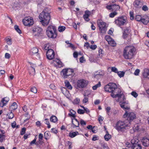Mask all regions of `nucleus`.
I'll use <instances>...</instances> for the list:
<instances>
[{
    "instance_id": "c756f323",
    "label": "nucleus",
    "mask_w": 149,
    "mask_h": 149,
    "mask_svg": "<svg viewBox=\"0 0 149 149\" xmlns=\"http://www.w3.org/2000/svg\"><path fill=\"white\" fill-rule=\"evenodd\" d=\"M78 134H79V133L77 132H70L69 133V136L71 138H73Z\"/></svg>"
},
{
    "instance_id": "58836bf2",
    "label": "nucleus",
    "mask_w": 149,
    "mask_h": 149,
    "mask_svg": "<svg viewBox=\"0 0 149 149\" xmlns=\"http://www.w3.org/2000/svg\"><path fill=\"white\" fill-rule=\"evenodd\" d=\"M118 76L120 78L123 77L124 76L125 73L124 71H118L117 73Z\"/></svg>"
},
{
    "instance_id": "338daca9",
    "label": "nucleus",
    "mask_w": 149,
    "mask_h": 149,
    "mask_svg": "<svg viewBox=\"0 0 149 149\" xmlns=\"http://www.w3.org/2000/svg\"><path fill=\"white\" fill-rule=\"evenodd\" d=\"M29 63L31 65L29 68H33V69H35V68L36 67V64H33L31 63Z\"/></svg>"
},
{
    "instance_id": "a211bd4d",
    "label": "nucleus",
    "mask_w": 149,
    "mask_h": 149,
    "mask_svg": "<svg viewBox=\"0 0 149 149\" xmlns=\"http://www.w3.org/2000/svg\"><path fill=\"white\" fill-rule=\"evenodd\" d=\"M5 131L0 129V143H2L5 140Z\"/></svg>"
},
{
    "instance_id": "4be33fe9",
    "label": "nucleus",
    "mask_w": 149,
    "mask_h": 149,
    "mask_svg": "<svg viewBox=\"0 0 149 149\" xmlns=\"http://www.w3.org/2000/svg\"><path fill=\"white\" fill-rule=\"evenodd\" d=\"M143 145L145 147H148L149 146V139L146 138H143L141 140Z\"/></svg>"
},
{
    "instance_id": "bf43d9fd",
    "label": "nucleus",
    "mask_w": 149,
    "mask_h": 149,
    "mask_svg": "<svg viewBox=\"0 0 149 149\" xmlns=\"http://www.w3.org/2000/svg\"><path fill=\"white\" fill-rule=\"evenodd\" d=\"M131 94L133 96L135 97H136L138 95L137 93L135 91H132Z\"/></svg>"
},
{
    "instance_id": "79ce46f5",
    "label": "nucleus",
    "mask_w": 149,
    "mask_h": 149,
    "mask_svg": "<svg viewBox=\"0 0 149 149\" xmlns=\"http://www.w3.org/2000/svg\"><path fill=\"white\" fill-rule=\"evenodd\" d=\"M101 86V84L100 82H99L98 83L93 86L92 88L93 90H96L97 89V88L99 87H100Z\"/></svg>"
},
{
    "instance_id": "c85d7f7f",
    "label": "nucleus",
    "mask_w": 149,
    "mask_h": 149,
    "mask_svg": "<svg viewBox=\"0 0 149 149\" xmlns=\"http://www.w3.org/2000/svg\"><path fill=\"white\" fill-rule=\"evenodd\" d=\"M120 9V7L118 5L114 4L112 5V11H116L119 10Z\"/></svg>"
},
{
    "instance_id": "603ef678",
    "label": "nucleus",
    "mask_w": 149,
    "mask_h": 149,
    "mask_svg": "<svg viewBox=\"0 0 149 149\" xmlns=\"http://www.w3.org/2000/svg\"><path fill=\"white\" fill-rule=\"evenodd\" d=\"M77 112L79 114H82L85 113V111L84 110H83L79 109L77 110Z\"/></svg>"
},
{
    "instance_id": "7c9ffc66",
    "label": "nucleus",
    "mask_w": 149,
    "mask_h": 149,
    "mask_svg": "<svg viewBox=\"0 0 149 149\" xmlns=\"http://www.w3.org/2000/svg\"><path fill=\"white\" fill-rule=\"evenodd\" d=\"M105 110L109 116L111 115L112 113L111 108L110 107H108L105 108Z\"/></svg>"
},
{
    "instance_id": "6e6552de",
    "label": "nucleus",
    "mask_w": 149,
    "mask_h": 149,
    "mask_svg": "<svg viewBox=\"0 0 149 149\" xmlns=\"http://www.w3.org/2000/svg\"><path fill=\"white\" fill-rule=\"evenodd\" d=\"M22 22L24 25L26 26H30L34 24L33 18L30 17H25L22 20Z\"/></svg>"
},
{
    "instance_id": "bb28decb",
    "label": "nucleus",
    "mask_w": 149,
    "mask_h": 149,
    "mask_svg": "<svg viewBox=\"0 0 149 149\" xmlns=\"http://www.w3.org/2000/svg\"><path fill=\"white\" fill-rule=\"evenodd\" d=\"M65 87L69 90H72V87L68 81L66 80L65 81Z\"/></svg>"
},
{
    "instance_id": "39448f33",
    "label": "nucleus",
    "mask_w": 149,
    "mask_h": 149,
    "mask_svg": "<svg viewBox=\"0 0 149 149\" xmlns=\"http://www.w3.org/2000/svg\"><path fill=\"white\" fill-rule=\"evenodd\" d=\"M46 33L49 38H56L57 36L56 27L52 25L48 26L46 30Z\"/></svg>"
},
{
    "instance_id": "13d9d810",
    "label": "nucleus",
    "mask_w": 149,
    "mask_h": 149,
    "mask_svg": "<svg viewBox=\"0 0 149 149\" xmlns=\"http://www.w3.org/2000/svg\"><path fill=\"white\" fill-rule=\"evenodd\" d=\"M44 136H45V138L47 139V138L49 136V132L48 131H46L44 133Z\"/></svg>"
},
{
    "instance_id": "69168bd1",
    "label": "nucleus",
    "mask_w": 149,
    "mask_h": 149,
    "mask_svg": "<svg viewBox=\"0 0 149 149\" xmlns=\"http://www.w3.org/2000/svg\"><path fill=\"white\" fill-rule=\"evenodd\" d=\"M68 47H70L73 49H74L75 48L74 46L71 43H70L68 45Z\"/></svg>"
},
{
    "instance_id": "a18cd8bd",
    "label": "nucleus",
    "mask_w": 149,
    "mask_h": 149,
    "mask_svg": "<svg viewBox=\"0 0 149 149\" xmlns=\"http://www.w3.org/2000/svg\"><path fill=\"white\" fill-rule=\"evenodd\" d=\"M74 123H73L72 125V127H77L79 126V122H74Z\"/></svg>"
},
{
    "instance_id": "e2e57ef3",
    "label": "nucleus",
    "mask_w": 149,
    "mask_h": 149,
    "mask_svg": "<svg viewBox=\"0 0 149 149\" xmlns=\"http://www.w3.org/2000/svg\"><path fill=\"white\" fill-rule=\"evenodd\" d=\"M88 101V97H85L83 100V102L85 103L87 102Z\"/></svg>"
},
{
    "instance_id": "4c0bfd02",
    "label": "nucleus",
    "mask_w": 149,
    "mask_h": 149,
    "mask_svg": "<svg viewBox=\"0 0 149 149\" xmlns=\"http://www.w3.org/2000/svg\"><path fill=\"white\" fill-rule=\"evenodd\" d=\"M50 121H57L58 119L57 117L54 115H52L50 117Z\"/></svg>"
},
{
    "instance_id": "0e129e2a",
    "label": "nucleus",
    "mask_w": 149,
    "mask_h": 149,
    "mask_svg": "<svg viewBox=\"0 0 149 149\" xmlns=\"http://www.w3.org/2000/svg\"><path fill=\"white\" fill-rule=\"evenodd\" d=\"M97 46L95 45H91L90 47V48L93 50H95L97 48Z\"/></svg>"
},
{
    "instance_id": "1a4fd4ad",
    "label": "nucleus",
    "mask_w": 149,
    "mask_h": 149,
    "mask_svg": "<svg viewBox=\"0 0 149 149\" xmlns=\"http://www.w3.org/2000/svg\"><path fill=\"white\" fill-rule=\"evenodd\" d=\"M124 118H127L128 121L133 120L136 118V115L133 112H128L125 111V114L123 115Z\"/></svg>"
},
{
    "instance_id": "680f3d73",
    "label": "nucleus",
    "mask_w": 149,
    "mask_h": 149,
    "mask_svg": "<svg viewBox=\"0 0 149 149\" xmlns=\"http://www.w3.org/2000/svg\"><path fill=\"white\" fill-rule=\"evenodd\" d=\"M140 70L139 69H136L134 72V74L135 75L137 76L138 75L139 73Z\"/></svg>"
},
{
    "instance_id": "6ab92c4d",
    "label": "nucleus",
    "mask_w": 149,
    "mask_h": 149,
    "mask_svg": "<svg viewBox=\"0 0 149 149\" xmlns=\"http://www.w3.org/2000/svg\"><path fill=\"white\" fill-rule=\"evenodd\" d=\"M104 128L106 133L105 135L104 136V138L106 141H108L111 138V135L109 134L108 131L107 130V129L105 126H104Z\"/></svg>"
},
{
    "instance_id": "f8f14e48",
    "label": "nucleus",
    "mask_w": 149,
    "mask_h": 149,
    "mask_svg": "<svg viewBox=\"0 0 149 149\" xmlns=\"http://www.w3.org/2000/svg\"><path fill=\"white\" fill-rule=\"evenodd\" d=\"M31 31L35 36L39 37L42 36V29L39 27L36 26L32 28Z\"/></svg>"
},
{
    "instance_id": "6e6d98bb",
    "label": "nucleus",
    "mask_w": 149,
    "mask_h": 149,
    "mask_svg": "<svg viewBox=\"0 0 149 149\" xmlns=\"http://www.w3.org/2000/svg\"><path fill=\"white\" fill-rule=\"evenodd\" d=\"M130 19L131 20H133L134 19V13L133 12H130Z\"/></svg>"
},
{
    "instance_id": "2eb2a0df",
    "label": "nucleus",
    "mask_w": 149,
    "mask_h": 149,
    "mask_svg": "<svg viewBox=\"0 0 149 149\" xmlns=\"http://www.w3.org/2000/svg\"><path fill=\"white\" fill-rule=\"evenodd\" d=\"M76 112L72 109H71L70 110L69 113L68 114V116L71 118L72 121L73 120L78 121V120L76 118Z\"/></svg>"
},
{
    "instance_id": "c03bdc74",
    "label": "nucleus",
    "mask_w": 149,
    "mask_h": 149,
    "mask_svg": "<svg viewBox=\"0 0 149 149\" xmlns=\"http://www.w3.org/2000/svg\"><path fill=\"white\" fill-rule=\"evenodd\" d=\"M98 57L102 58V50L100 49L98 51Z\"/></svg>"
},
{
    "instance_id": "ddd939ff",
    "label": "nucleus",
    "mask_w": 149,
    "mask_h": 149,
    "mask_svg": "<svg viewBox=\"0 0 149 149\" xmlns=\"http://www.w3.org/2000/svg\"><path fill=\"white\" fill-rule=\"evenodd\" d=\"M54 52L53 50L52 49H48L47 52L46 56L48 59H52L54 58Z\"/></svg>"
},
{
    "instance_id": "052dcab7",
    "label": "nucleus",
    "mask_w": 149,
    "mask_h": 149,
    "mask_svg": "<svg viewBox=\"0 0 149 149\" xmlns=\"http://www.w3.org/2000/svg\"><path fill=\"white\" fill-rule=\"evenodd\" d=\"M16 124L15 122H14L13 123H11V126L13 128H14L16 127L17 128L18 127V126L17 125L16 126Z\"/></svg>"
},
{
    "instance_id": "37998d69",
    "label": "nucleus",
    "mask_w": 149,
    "mask_h": 149,
    "mask_svg": "<svg viewBox=\"0 0 149 149\" xmlns=\"http://www.w3.org/2000/svg\"><path fill=\"white\" fill-rule=\"evenodd\" d=\"M105 39L109 43L110 41L112 40L113 39L111 38L110 36H106L105 37Z\"/></svg>"
},
{
    "instance_id": "2f4dec72",
    "label": "nucleus",
    "mask_w": 149,
    "mask_h": 149,
    "mask_svg": "<svg viewBox=\"0 0 149 149\" xmlns=\"http://www.w3.org/2000/svg\"><path fill=\"white\" fill-rule=\"evenodd\" d=\"M17 108V105L16 102L13 103L12 105L10 107V109L14 110Z\"/></svg>"
},
{
    "instance_id": "a19ab883",
    "label": "nucleus",
    "mask_w": 149,
    "mask_h": 149,
    "mask_svg": "<svg viewBox=\"0 0 149 149\" xmlns=\"http://www.w3.org/2000/svg\"><path fill=\"white\" fill-rule=\"evenodd\" d=\"M29 73L30 74L33 75L35 74V69L33 68H29Z\"/></svg>"
},
{
    "instance_id": "dca6fc26",
    "label": "nucleus",
    "mask_w": 149,
    "mask_h": 149,
    "mask_svg": "<svg viewBox=\"0 0 149 149\" xmlns=\"http://www.w3.org/2000/svg\"><path fill=\"white\" fill-rule=\"evenodd\" d=\"M53 61L54 66L55 67L59 68H61L63 67V64L60 60L56 59Z\"/></svg>"
},
{
    "instance_id": "f03ea898",
    "label": "nucleus",
    "mask_w": 149,
    "mask_h": 149,
    "mask_svg": "<svg viewBox=\"0 0 149 149\" xmlns=\"http://www.w3.org/2000/svg\"><path fill=\"white\" fill-rule=\"evenodd\" d=\"M50 11L48 8L45 9L39 15L40 22L43 26H47L50 19Z\"/></svg>"
},
{
    "instance_id": "aec40b11",
    "label": "nucleus",
    "mask_w": 149,
    "mask_h": 149,
    "mask_svg": "<svg viewBox=\"0 0 149 149\" xmlns=\"http://www.w3.org/2000/svg\"><path fill=\"white\" fill-rule=\"evenodd\" d=\"M142 75L143 78L149 79V69H145L143 70Z\"/></svg>"
},
{
    "instance_id": "49530a36",
    "label": "nucleus",
    "mask_w": 149,
    "mask_h": 149,
    "mask_svg": "<svg viewBox=\"0 0 149 149\" xmlns=\"http://www.w3.org/2000/svg\"><path fill=\"white\" fill-rule=\"evenodd\" d=\"M31 91L32 92L36 93L37 92V90L36 87H33L31 88Z\"/></svg>"
},
{
    "instance_id": "f3484780",
    "label": "nucleus",
    "mask_w": 149,
    "mask_h": 149,
    "mask_svg": "<svg viewBox=\"0 0 149 149\" xmlns=\"http://www.w3.org/2000/svg\"><path fill=\"white\" fill-rule=\"evenodd\" d=\"M91 13V12L88 10L85 11V14L83 15V17L86 21L88 22L90 20L89 17Z\"/></svg>"
},
{
    "instance_id": "774afa93",
    "label": "nucleus",
    "mask_w": 149,
    "mask_h": 149,
    "mask_svg": "<svg viewBox=\"0 0 149 149\" xmlns=\"http://www.w3.org/2000/svg\"><path fill=\"white\" fill-rule=\"evenodd\" d=\"M129 34L123 32V37L124 39H126L128 35Z\"/></svg>"
},
{
    "instance_id": "7ed1b4c3",
    "label": "nucleus",
    "mask_w": 149,
    "mask_h": 149,
    "mask_svg": "<svg viewBox=\"0 0 149 149\" xmlns=\"http://www.w3.org/2000/svg\"><path fill=\"white\" fill-rule=\"evenodd\" d=\"M136 49L132 46H127L125 48L123 51V56L126 59H132L134 56Z\"/></svg>"
},
{
    "instance_id": "c9c22d12",
    "label": "nucleus",
    "mask_w": 149,
    "mask_h": 149,
    "mask_svg": "<svg viewBox=\"0 0 149 149\" xmlns=\"http://www.w3.org/2000/svg\"><path fill=\"white\" fill-rule=\"evenodd\" d=\"M118 14V13L116 11H113V12L111 13L109 15V16L110 17H114L115 16Z\"/></svg>"
},
{
    "instance_id": "412c9836",
    "label": "nucleus",
    "mask_w": 149,
    "mask_h": 149,
    "mask_svg": "<svg viewBox=\"0 0 149 149\" xmlns=\"http://www.w3.org/2000/svg\"><path fill=\"white\" fill-rule=\"evenodd\" d=\"M97 26L100 33H102V19L97 21Z\"/></svg>"
},
{
    "instance_id": "5701e85b",
    "label": "nucleus",
    "mask_w": 149,
    "mask_h": 149,
    "mask_svg": "<svg viewBox=\"0 0 149 149\" xmlns=\"http://www.w3.org/2000/svg\"><path fill=\"white\" fill-rule=\"evenodd\" d=\"M38 49L36 47H33L31 49V52L32 53V55L36 54V56L38 58H40V55L39 53H38Z\"/></svg>"
},
{
    "instance_id": "423d86ee",
    "label": "nucleus",
    "mask_w": 149,
    "mask_h": 149,
    "mask_svg": "<svg viewBox=\"0 0 149 149\" xmlns=\"http://www.w3.org/2000/svg\"><path fill=\"white\" fill-rule=\"evenodd\" d=\"M130 124V122H117L114 127L117 130L120 131L122 129L129 126Z\"/></svg>"
},
{
    "instance_id": "f257e3e1",
    "label": "nucleus",
    "mask_w": 149,
    "mask_h": 149,
    "mask_svg": "<svg viewBox=\"0 0 149 149\" xmlns=\"http://www.w3.org/2000/svg\"><path fill=\"white\" fill-rule=\"evenodd\" d=\"M104 89L106 91L111 93L110 95L113 98L118 97L120 99L122 97L123 101L125 100L123 91L115 83H109L105 86Z\"/></svg>"
},
{
    "instance_id": "e433bc0d",
    "label": "nucleus",
    "mask_w": 149,
    "mask_h": 149,
    "mask_svg": "<svg viewBox=\"0 0 149 149\" xmlns=\"http://www.w3.org/2000/svg\"><path fill=\"white\" fill-rule=\"evenodd\" d=\"M14 28L16 31L19 34H21L22 33L21 31L19 29V26L17 25H15L14 26Z\"/></svg>"
},
{
    "instance_id": "473e14b6",
    "label": "nucleus",
    "mask_w": 149,
    "mask_h": 149,
    "mask_svg": "<svg viewBox=\"0 0 149 149\" xmlns=\"http://www.w3.org/2000/svg\"><path fill=\"white\" fill-rule=\"evenodd\" d=\"M5 40L8 45H10L12 44V40L11 38H10L8 37H7L6 38Z\"/></svg>"
},
{
    "instance_id": "0eeeda50",
    "label": "nucleus",
    "mask_w": 149,
    "mask_h": 149,
    "mask_svg": "<svg viewBox=\"0 0 149 149\" xmlns=\"http://www.w3.org/2000/svg\"><path fill=\"white\" fill-rule=\"evenodd\" d=\"M61 74L65 78H67L69 76H73L74 75L73 69L69 68L63 69L61 72Z\"/></svg>"
},
{
    "instance_id": "20e7f679",
    "label": "nucleus",
    "mask_w": 149,
    "mask_h": 149,
    "mask_svg": "<svg viewBox=\"0 0 149 149\" xmlns=\"http://www.w3.org/2000/svg\"><path fill=\"white\" fill-rule=\"evenodd\" d=\"M114 23L117 26L122 28L123 26L126 25L128 23L127 17L124 15L118 17L115 19Z\"/></svg>"
},
{
    "instance_id": "9b49d317",
    "label": "nucleus",
    "mask_w": 149,
    "mask_h": 149,
    "mask_svg": "<svg viewBox=\"0 0 149 149\" xmlns=\"http://www.w3.org/2000/svg\"><path fill=\"white\" fill-rule=\"evenodd\" d=\"M88 84V81L84 79L78 80L77 82V88H82L86 87Z\"/></svg>"
},
{
    "instance_id": "a878e982",
    "label": "nucleus",
    "mask_w": 149,
    "mask_h": 149,
    "mask_svg": "<svg viewBox=\"0 0 149 149\" xmlns=\"http://www.w3.org/2000/svg\"><path fill=\"white\" fill-rule=\"evenodd\" d=\"M134 5L136 8L141 7V2L139 0H135L134 2Z\"/></svg>"
},
{
    "instance_id": "b1692460",
    "label": "nucleus",
    "mask_w": 149,
    "mask_h": 149,
    "mask_svg": "<svg viewBox=\"0 0 149 149\" xmlns=\"http://www.w3.org/2000/svg\"><path fill=\"white\" fill-rule=\"evenodd\" d=\"M141 22L144 24H147L149 22V18L147 15L143 16L142 17Z\"/></svg>"
},
{
    "instance_id": "5fc2aeb1",
    "label": "nucleus",
    "mask_w": 149,
    "mask_h": 149,
    "mask_svg": "<svg viewBox=\"0 0 149 149\" xmlns=\"http://www.w3.org/2000/svg\"><path fill=\"white\" fill-rule=\"evenodd\" d=\"M49 43H48L47 44H46L44 45V49L45 50H48L49 49Z\"/></svg>"
},
{
    "instance_id": "4d7b16f0",
    "label": "nucleus",
    "mask_w": 149,
    "mask_h": 149,
    "mask_svg": "<svg viewBox=\"0 0 149 149\" xmlns=\"http://www.w3.org/2000/svg\"><path fill=\"white\" fill-rule=\"evenodd\" d=\"M26 129L25 127L23 128L20 132V134L21 135H24L25 133Z\"/></svg>"
},
{
    "instance_id": "393cba45",
    "label": "nucleus",
    "mask_w": 149,
    "mask_h": 149,
    "mask_svg": "<svg viewBox=\"0 0 149 149\" xmlns=\"http://www.w3.org/2000/svg\"><path fill=\"white\" fill-rule=\"evenodd\" d=\"M120 106L121 108L124 110H129L130 109V107L126 105V104H127V103H126L125 102H123L122 103L120 102Z\"/></svg>"
},
{
    "instance_id": "ea45409f",
    "label": "nucleus",
    "mask_w": 149,
    "mask_h": 149,
    "mask_svg": "<svg viewBox=\"0 0 149 149\" xmlns=\"http://www.w3.org/2000/svg\"><path fill=\"white\" fill-rule=\"evenodd\" d=\"M108 26V24L105 22H103V31L106 32L107 30V28Z\"/></svg>"
},
{
    "instance_id": "9d476101",
    "label": "nucleus",
    "mask_w": 149,
    "mask_h": 149,
    "mask_svg": "<svg viewBox=\"0 0 149 149\" xmlns=\"http://www.w3.org/2000/svg\"><path fill=\"white\" fill-rule=\"evenodd\" d=\"M139 140L136 138L133 139L131 140L132 149H142L141 146L139 143Z\"/></svg>"
},
{
    "instance_id": "3c124183",
    "label": "nucleus",
    "mask_w": 149,
    "mask_h": 149,
    "mask_svg": "<svg viewBox=\"0 0 149 149\" xmlns=\"http://www.w3.org/2000/svg\"><path fill=\"white\" fill-rule=\"evenodd\" d=\"M7 116H8V118L10 119L13 118L14 117V114L12 112L9 113L7 114Z\"/></svg>"
},
{
    "instance_id": "8fccbe9b",
    "label": "nucleus",
    "mask_w": 149,
    "mask_h": 149,
    "mask_svg": "<svg viewBox=\"0 0 149 149\" xmlns=\"http://www.w3.org/2000/svg\"><path fill=\"white\" fill-rule=\"evenodd\" d=\"M111 71L115 73H117L118 72V70L115 67H111Z\"/></svg>"
},
{
    "instance_id": "cd10ccee",
    "label": "nucleus",
    "mask_w": 149,
    "mask_h": 149,
    "mask_svg": "<svg viewBox=\"0 0 149 149\" xmlns=\"http://www.w3.org/2000/svg\"><path fill=\"white\" fill-rule=\"evenodd\" d=\"M22 118L24 121H26L29 120L30 118V116L28 113H26L22 116Z\"/></svg>"
},
{
    "instance_id": "de8ad7c7",
    "label": "nucleus",
    "mask_w": 149,
    "mask_h": 149,
    "mask_svg": "<svg viewBox=\"0 0 149 149\" xmlns=\"http://www.w3.org/2000/svg\"><path fill=\"white\" fill-rule=\"evenodd\" d=\"M130 31V28L129 27H127L124 29L123 32L129 34Z\"/></svg>"
},
{
    "instance_id": "864d4df0",
    "label": "nucleus",
    "mask_w": 149,
    "mask_h": 149,
    "mask_svg": "<svg viewBox=\"0 0 149 149\" xmlns=\"http://www.w3.org/2000/svg\"><path fill=\"white\" fill-rule=\"evenodd\" d=\"M80 100L78 98H77L75 99L73 101V103L74 104H78L79 103Z\"/></svg>"
},
{
    "instance_id": "4468645a",
    "label": "nucleus",
    "mask_w": 149,
    "mask_h": 149,
    "mask_svg": "<svg viewBox=\"0 0 149 149\" xmlns=\"http://www.w3.org/2000/svg\"><path fill=\"white\" fill-rule=\"evenodd\" d=\"M9 98L8 97H6L2 98L0 102V107H3L5 106L9 101Z\"/></svg>"
},
{
    "instance_id": "72a5a7b5",
    "label": "nucleus",
    "mask_w": 149,
    "mask_h": 149,
    "mask_svg": "<svg viewBox=\"0 0 149 149\" xmlns=\"http://www.w3.org/2000/svg\"><path fill=\"white\" fill-rule=\"evenodd\" d=\"M142 17L140 15H137L135 16V19L137 21L140 22L141 21Z\"/></svg>"
},
{
    "instance_id": "09e8293b",
    "label": "nucleus",
    "mask_w": 149,
    "mask_h": 149,
    "mask_svg": "<svg viewBox=\"0 0 149 149\" xmlns=\"http://www.w3.org/2000/svg\"><path fill=\"white\" fill-rule=\"evenodd\" d=\"M65 29V27L64 26H61L58 28V30L60 32H62L64 31Z\"/></svg>"
},
{
    "instance_id": "f704fd0d",
    "label": "nucleus",
    "mask_w": 149,
    "mask_h": 149,
    "mask_svg": "<svg viewBox=\"0 0 149 149\" xmlns=\"http://www.w3.org/2000/svg\"><path fill=\"white\" fill-rule=\"evenodd\" d=\"M109 45L112 47H115L116 46V43L113 39H112L108 43Z\"/></svg>"
}]
</instances>
